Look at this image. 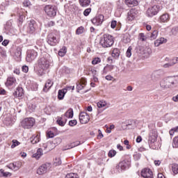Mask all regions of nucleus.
Listing matches in <instances>:
<instances>
[{"label":"nucleus","mask_w":178,"mask_h":178,"mask_svg":"<svg viewBox=\"0 0 178 178\" xmlns=\"http://www.w3.org/2000/svg\"><path fill=\"white\" fill-rule=\"evenodd\" d=\"M126 170L123 165L120 163V162L115 166V171L118 172V173H122V172H124Z\"/></svg>","instance_id":"nucleus-31"},{"label":"nucleus","mask_w":178,"mask_h":178,"mask_svg":"<svg viewBox=\"0 0 178 178\" xmlns=\"http://www.w3.org/2000/svg\"><path fill=\"white\" fill-rule=\"evenodd\" d=\"M170 20V15L168 13H164L159 17L160 23H168Z\"/></svg>","instance_id":"nucleus-18"},{"label":"nucleus","mask_w":178,"mask_h":178,"mask_svg":"<svg viewBox=\"0 0 178 178\" xmlns=\"http://www.w3.org/2000/svg\"><path fill=\"white\" fill-rule=\"evenodd\" d=\"M51 169V163H46L44 164H42L39 167V168L37 170L38 175H45V173H48V171Z\"/></svg>","instance_id":"nucleus-8"},{"label":"nucleus","mask_w":178,"mask_h":178,"mask_svg":"<svg viewBox=\"0 0 178 178\" xmlns=\"http://www.w3.org/2000/svg\"><path fill=\"white\" fill-rule=\"evenodd\" d=\"M80 145V141H76L71 143L67 149H71V148H74V147H77Z\"/></svg>","instance_id":"nucleus-40"},{"label":"nucleus","mask_w":178,"mask_h":178,"mask_svg":"<svg viewBox=\"0 0 178 178\" xmlns=\"http://www.w3.org/2000/svg\"><path fill=\"white\" fill-rule=\"evenodd\" d=\"M53 143L54 145H59L62 143V139L60 138H56L54 140Z\"/></svg>","instance_id":"nucleus-50"},{"label":"nucleus","mask_w":178,"mask_h":178,"mask_svg":"<svg viewBox=\"0 0 178 178\" xmlns=\"http://www.w3.org/2000/svg\"><path fill=\"white\" fill-rule=\"evenodd\" d=\"M66 90H60L58 91V99H63L65 98V94H66Z\"/></svg>","instance_id":"nucleus-33"},{"label":"nucleus","mask_w":178,"mask_h":178,"mask_svg":"<svg viewBox=\"0 0 178 178\" xmlns=\"http://www.w3.org/2000/svg\"><path fill=\"white\" fill-rule=\"evenodd\" d=\"M28 31L31 33L33 34L34 31H35V21L34 20H31L29 26H28Z\"/></svg>","instance_id":"nucleus-19"},{"label":"nucleus","mask_w":178,"mask_h":178,"mask_svg":"<svg viewBox=\"0 0 178 178\" xmlns=\"http://www.w3.org/2000/svg\"><path fill=\"white\" fill-rule=\"evenodd\" d=\"M140 158H141V154L140 153H136L134 154V161H140Z\"/></svg>","instance_id":"nucleus-54"},{"label":"nucleus","mask_w":178,"mask_h":178,"mask_svg":"<svg viewBox=\"0 0 178 178\" xmlns=\"http://www.w3.org/2000/svg\"><path fill=\"white\" fill-rule=\"evenodd\" d=\"M111 56L115 59H118L120 56V51L118 49H114L112 51Z\"/></svg>","instance_id":"nucleus-29"},{"label":"nucleus","mask_w":178,"mask_h":178,"mask_svg":"<svg viewBox=\"0 0 178 178\" xmlns=\"http://www.w3.org/2000/svg\"><path fill=\"white\" fill-rule=\"evenodd\" d=\"M76 8L77 7L76 6V4L70 1H69L64 6V9L67 13H69V12H74Z\"/></svg>","instance_id":"nucleus-14"},{"label":"nucleus","mask_w":178,"mask_h":178,"mask_svg":"<svg viewBox=\"0 0 178 178\" xmlns=\"http://www.w3.org/2000/svg\"><path fill=\"white\" fill-rule=\"evenodd\" d=\"M156 137H158V135H156V131L152 130L149 134V140H148L149 144H154V143H156Z\"/></svg>","instance_id":"nucleus-15"},{"label":"nucleus","mask_w":178,"mask_h":178,"mask_svg":"<svg viewBox=\"0 0 178 178\" xmlns=\"http://www.w3.org/2000/svg\"><path fill=\"white\" fill-rule=\"evenodd\" d=\"M12 174L9 172H5L3 170H0V177H8L11 176Z\"/></svg>","instance_id":"nucleus-35"},{"label":"nucleus","mask_w":178,"mask_h":178,"mask_svg":"<svg viewBox=\"0 0 178 178\" xmlns=\"http://www.w3.org/2000/svg\"><path fill=\"white\" fill-rule=\"evenodd\" d=\"M91 22L95 26H101L104 23V16L102 15H97L92 19Z\"/></svg>","instance_id":"nucleus-11"},{"label":"nucleus","mask_w":178,"mask_h":178,"mask_svg":"<svg viewBox=\"0 0 178 178\" xmlns=\"http://www.w3.org/2000/svg\"><path fill=\"white\" fill-rule=\"evenodd\" d=\"M83 33H84V27L83 26L79 27L76 31V34H77V35H80V34H83Z\"/></svg>","instance_id":"nucleus-43"},{"label":"nucleus","mask_w":178,"mask_h":178,"mask_svg":"<svg viewBox=\"0 0 178 178\" xmlns=\"http://www.w3.org/2000/svg\"><path fill=\"white\" fill-rule=\"evenodd\" d=\"M120 163L122 165L123 168L126 170L127 169H129L130 166H131V159H126Z\"/></svg>","instance_id":"nucleus-17"},{"label":"nucleus","mask_w":178,"mask_h":178,"mask_svg":"<svg viewBox=\"0 0 178 178\" xmlns=\"http://www.w3.org/2000/svg\"><path fill=\"white\" fill-rule=\"evenodd\" d=\"M37 143H40V137L38 136H35L31 140L32 144H37Z\"/></svg>","instance_id":"nucleus-51"},{"label":"nucleus","mask_w":178,"mask_h":178,"mask_svg":"<svg viewBox=\"0 0 178 178\" xmlns=\"http://www.w3.org/2000/svg\"><path fill=\"white\" fill-rule=\"evenodd\" d=\"M7 168H8V169H11V170H17L19 169V167L16 166L15 163H10L7 165Z\"/></svg>","instance_id":"nucleus-39"},{"label":"nucleus","mask_w":178,"mask_h":178,"mask_svg":"<svg viewBox=\"0 0 178 178\" xmlns=\"http://www.w3.org/2000/svg\"><path fill=\"white\" fill-rule=\"evenodd\" d=\"M115 155H116V152L114 149L110 150L108 153V156H109V158H113V156H115Z\"/></svg>","instance_id":"nucleus-46"},{"label":"nucleus","mask_w":178,"mask_h":178,"mask_svg":"<svg viewBox=\"0 0 178 178\" xmlns=\"http://www.w3.org/2000/svg\"><path fill=\"white\" fill-rule=\"evenodd\" d=\"M31 90L32 91H37L38 90V84L37 83H32L31 84Z\"/></svg>","instance_id":"nucleus-42"},{"label":"nucleus","mask_w":178,"mask_h":178,"mask_svg":"<svg viewBox=\"0 0 178 178\" xmlns=\"http://www.w3.org/2000/svg\"><path fill=\"white\" fill-rule=\"evenodd\" d=\"M61 164L62 161H60V158H56L54 160V165H56V166H58Z\"/></svg>","instance_id":"nucleus-53"},{"label":"nucleus","mask_w":178,"mask_h":178,"mask_svg":"<svg viewBox=\"0 0 178 178\" xmlns=\"http://www.w3.org/2000/svg\"><path fill=\"white\" fill-rule=\"evenodd\" d=\"M38 56V53L35 51V50L31 49L29 50L26 53V62L31 63L33 60H35V59Z\"/></svg>","instance_id":"nucleus-9"},{"label":"nucleus","mask_w":178,"mask_h":178,"mask_svg":"<svg viewBox=\"0 0 178 178\" xmlns=\"http://www.w3.org/2000/svg\"><path fill=\"white\" fill-rule=\"evenodd\" d=\"M98 63H101V58L98 57L93 58L92 61V65H98Z\"/></svg>","instance_id":"nucleus-45"},{"label":"nucleus","mask_w":178,"mask_h":178,"mask_svg":"<svg viewBox=\"0 0 178 178\" xmlns=\"http://www.w3.org/2000/svg\"><path fill=\"white\" fill-rule=\"evenodd\" d=\"M115 43V38L109 34H104L99 40V44L103 48H111Z\"/></svg>","instance_id":"nucleus-3"},{"label":"nucleus","mask_w":178,"mask_h":178,"mask_svg":"<svg viewBox=\"0 0 178 178\" xmlns=\"http://www.w3.org/2000/svg\"><path fill=\"white\" fill-rule=\"evenodd\" d=\"M56 122L59 126H65V124H66V122H67V120L66 118H65V116L61 115L60 117L57 118Z\"/></svg>","instance_id":"nucleus-21"},{"label":"nucleus","mask_w":178,"mask_h":178,"mask_svg":"<svg viewBox=\"0 0 178 178\" xmlns=\"http://www.w3.org/2000/svg\"><path fill=\"white\" fill-rule=\"evenodd\" d=\"M114 67H115L114 65H107L106 66L104 67V68L103 70V73L104 74H106V73H108V72H111V70H113Z\"/></svg>","instance_id":"nucleus-30"},{"label":"nucleus","mask_w":178,"mask_h":178,"mask_svg":"<svg viewBox=\"0 0 178 178\" xmlns=\"http://www.w3.org/2000/svg\"><path fill=\"white\" fill-rule=\"evenodd\" d=\"M49 66H51V63L49 60L46 57L42 56L40 57L37 63L34 65V72L41 77L45 74V72H47V69H49Z\"/></svg>","instance_id":"nucleus-1"},{"label":"nucleus","mask_w":178,"mask_h":178,"mask_svg":"<svg viewBox=\"0 0 178 178\" xmlns=\"http://www.w3.org/2000/svg\"><path fill=\"white\" fill-rule=\"evenodd\" d=\"M79 5L82 8H87V6H90V3H91V0H79Z\"/></svg>","instance_id":"nucleus-27"},{"label":"nucleus","mask_w":178,"mask_h":178,"mask_svg":"<svg viewBox=\"0 0 178 178\" xmlns=\"http://www.w3.org/2000/svg\"><path fill=\"white\" fill-rule=\"evenodd\" d=\"M23 5L25 8H29L31 5V3H30V1L29 0H25L23 2Z\"/></svg>","instance_id":"nucleus-56"},{"label":"nucleus","mask_w":178,"mask_h":178,"mask_svg":"<svg viewBox=\"0 0 178 178\" xmlns=\"http://www.w3.org/2000/svg\"><path fill=\"white\" fill-rule=\"evenodd\" d=\"M139 39L140 40V41H147V36H145L144 33H139Z\"/></svg>","instance_id":"nucleus-49"},{"label":"nucleus","mask_w":178,"mask_h":178,"mask_svg":"<svg viewBox=\"0 0 178 178\" xmlns=\"http://www.w3.org/2000/svg\"><path fill=\"white\" fill-rule=\"evenodd\" d=\"M64 90H65V92H67V91H70V90L73 91V90H74V86H67L65 87V88H64Z\"/></svg>","instance_id":"nucleus-61"},{"label":"nucleus","mask_w":178,"mask_h":178,"mask_svg":"<svg viewBox=\"0 0 178 178\" xmlns=\"http://www.w3.org/2000/svg\"><path fill=\"white\" fill-rule=\"evenodd\" d=\"M138 16V10L136 8H131L128 13H127V19L128 22H133L136 17Z\"/></svg>","instance_id":"nucleus-10"},{"label":"nucleus","mask_w":178,"mask_h":178,"mask_svg":"<svg viewBox=\"0 0 178 178\" xmlns=\"http://www.w3.org/2000/svg\"><path fill=\"white\" fill-rule=\"evenodd\" d=\"M142 54L146 55V56H149L152 54V50L149 47H145Z\"/></svg>","instance_id":"nucleus-34"},{"label":"nucleus","mask_w":178,"mask_h":178,"mask_svg":"<svg viewBox=\"0 0 178 178\" xmlns=\"http://www.w3.org/2000/svg\"><path fill=\"white\" fill-rule=\"evenodd\" d=\"M66 52H67V49L66 47L63 46L59 51H58V55L59 56L63 57L65 55H66Z\"/></svg>","instance_id":"nucleus-32"},{"label":"nucleus","mask_w":178,"mask_h":178,"mask_svg":"<svg viewBox=\"0 0 178 178\" xmlns=\"http://www.w3.org/2000/svg\"><path fill=\"white\" fill-rule=\"evenodd\" d=\"M85 86H86V81H84V82H78L76 83V88H77V90H79L80 91V90H81L84 88Z\"/></svg>","instance_id":"nucleus-36"},{"label":"nucleus","mask_w":178,"mask_h":178,"mask_svg":"<svg viewBox=\"0 0 178 178\" xmlns=\"http://www.w3.org/2000/svg\"><path fill=\"white\" fill-rule=\"evenodd\" d=\"M77 124V120H72L69 122V126H71V127H73V126H76Z\"/></svg>","instance_id":"nucleus-55"},{"label":"nucleus","mask_w":178,"mask_h":178,"mask_svg":"<svg viewBox=\"0 0 178 178\" xmlns=\"http://www.w3.org/2000/svg\"><path fill=\"white\" fill-rule=\"evenodd\" d=\"M22 72H24V73H27L29 72V67L26 65L22 66Z\"/></svg>","instance_id":"nucleus-64"},{"label":"nucleus","mask_w":178,"mask_h":178,"mask_svg":"<svg viewBox=\"0 0 178 178\" xmlns=\"http://www.w3.org/2000/svg\"><path fill=\"white\" fill-rule=\"evenodd\" d=\"M15 54L17 56H22V48L20 47L17 48Z\"/></svg>","instance_id":"nucleus-58"},{"label":"nucleus","mask_w":178,"mask_h":178,"mask_svg":"<svg viewBox=\"0 0 178 178\" xmlns=\"http://www.w3.org/2000/svg\"><path fill=\"white\" fill-rule=\"evenodd\" d=\"M63 116H64L67 120V119H72L73 118V108H69Z\"/></svg>","instance_id":"nucleus-24"},{"label":"nucleus","mask_w":178,"mask_h":178,"mask_svg":"<svg viewBox=\"0 0 178 178\" xmlns=\"http://www.w3.org/2000/svg\"><path fill=\"white\" fill-rule=\"evenodd\" d=\"M177 84V78L176 76H167L160 81V87L163 90H166Z\"/></svg>","instance_id":"nucleus-2"},{"label":"nucleus","mask_w":178,"mask_h":178,"mask_svg":"<svg viewBox=\"0 0 178 178\" xmlns=\"http://www.w3.org/2000/svg\"><path fill=\"white\" fill-rule=\"evenodd\" d=\"M53 26H55V22L54 21H49L46 24V27H53Z\"/></svg>","instance_id":"nucleus-57"},{"label":"nucleus","mask_w":178,"mask_h":178,"mask_svg":"<svg viewBox=\"0 0 178 178\" xmlns=\"http://www.w3.org/2000/svg\"><path fill=\"white\" fill-rule=\"evenodd\" d=\"M161 10H162V6L159 5H154L147 9L146 15L148 17H153V16H156Z\"/></svg>","instance_id":"nucleus-5"},{"label":"nucleus","mask_w":178,"mask_h":178,"mask_svg":"<svg viewBox=\"0 0 178 178\" xmlns=\"http://www.w3.org/2000/svg\"><path fill=\"white\" fill-rule=\"evenodd\" d=\"M44 155V152H42V149L39 148L38 149L36 153L33 154L32 157L35 158V159H40L41 156Z\"/></svg>","instance_id":"nucleus-25"},{"label":"nucleus","mask_w":178,"mask_h":178,"mask_svg":"<svg viewBox=\"0 0 178 178\" xmlns=\"http://www.w3.org/2000/svg\"><path fill=\"white\" fill-rule=\"evenodd\" d=\"M47 136L48 138H54V137H55V134L51 131H48L47 133Z\"/></svg>","instance_id":"nucleus-52"},{"label":"nucleus","mask_w":178,"mask_h":178,"mask_svg":"<svg viewBox=\"0 0 178 178\" xmlns=\"http://www.w3.org/2000/svg\"><path fill=\"white\" fill-rule=\"evenodd\" d=\"M34 124H35V119L31 117L26 118L21 122L22 127H23V129L28 130L30 129H33Z\"/></svg>","instance_id":"nucleus-4"},{"label":"nucleus","mask_w":178,"mask_h":178,"mask_svg":"<svg viewBox=\"0 0 178 178\" xmlns=\"http://www.w3.org/2000/svg\"><path fill=\"white\" fill-rule=\"evenodd\" d=\"M97 107L105 108V109H107V108H109V104L104 100H100L97 102Z\"/></svg>","instance_id":"nucleus-26"},{"label":"nucleus","mask_w":178,"mask_h":178,"mask_svg":"<svg viewBox=\"0 0 178 178\" xmlns=\"http://www.w3.org/2000/svg\"><path fill=\"white\" fill-rule=\"evenodd\" d=\"M125 3L127 6L133 8V6H137L138 5V1L137 0H125Z\"/></svg>","instance_id":"nucleus-23"},{"label":"nucleus","mask_w":178,"mask_h":178,"mask_svg":"<svg viewBox=\"0 0 178 178\" xmlns=\"http://www.w3.org/2000/svg\"><path fill=\"white\" fill-rule=\"evenodd\" d=\"M118 24V22L116 20L111 21V29H115Z\"/></svg>","instance_id":"nucleus-60"},{"label":"nucleus","mask_w":178,"mask_h":178,"mask_svg":"<svg viewBox=\"0 0 178 178\" xmlns=\"http://www.w3.org/2000/svg\"><path fill=\"white\" fill-rule=\"evenodd\" d=\"M171 33L172 35H177L178 33V26H174L171 29Z\"/></svg>","instance_id":"nucleus-44"},{"label":"nucleus","mask_w":178,"mask_h":178,"mask_svg":"<svg viewBox=\"0 0 178 178\" xmlns=\"http://www.w3.org/2000/svg\"><path fill=\"white\" fill-rule=\"evenodd\" d=\"M172 66H175V65H176L177 63H178V57H174L172 59Z\"/></svg>","instance_id":"nucleus-62"},{"label":"nucleus","mask_w":178,"mask_h":178,"mask_svg":"<svg viewBox=\"0 0 178 178\" xmlns=\"http://www.w3.org/2000/svg\"><path fill=\"white\" fill-rule=\"evenodd\" d=\"M14 97H23V88H17L15 92L13 93Z\"/></svg>","instance_id":"nucleus-28"},{"label":"nucleus","mask_w":178,"mask_h":178,"mask_svg":"<svg viewBox=\"0 0 178 178\" xmlns=\"http://www.w3.org/2000/svg\"><path fill=\"white\" fill-rule=\"evenodd\" d=\"M173 147L178 148V136L175 137L173 139Z\"/></svg>","instance_id":"nucleus-47"},{"label":"nucleus","mask_w":178,"mask_h":178,"mask_svg":"<svg viewBox=\"0 0 178 178\" xmlns=\"http://www.w3.org/2000/svg\"><path fill=\"white\" fill-rule=\"evenodd\" d=\"M44 10L49 17H55L58 8L55 6L47 5L44 6Z\"/></svg>","instance_id":"nucleus-7"},{"label":"nucleus","mask_w":178,"mask_h":178,"mask_svg":"<svg viewBox=\"0 0 178 178\" xmlns=\"http://www.w3.org/2000/svg\"><path fill=\"white\" fill-rule=\"evenodd\" d=\"M17 82L16 81V78L13 76H10L7 79L6 82V87H16Z\"/></svg>","instance_id":"nucleus-16"},{"label":"nucleus","mask_w":178,"mask_h":178,"mask_svg":"<svg viewBox=\"0 0 178 178\" xmlns=\"http://www.w3.org/2000/svg\"><path fill=\"white\" fill-rule=\"evenodd\" d=\"M168 42V40L165 38H160L154 41V47H159V45H162V44H166Z\"/></svg>","instance_id":"nucleus-20"},{"label":"nucleus","mask_w":178,"mask_h":178,"mask_svg":"<svg viewBox=\"0 0 178 178\" xmlns=\"http://www.w3.org/2000/svg\"><path fill=\"white\" fill-rule=\"evenodd\" d=\"M59 36H58L54 32L49 33L47 35V42L49 45L55 47L59 44Z\"/></svg>","instance_id":"nucleus-6"},{"label":"nucleus","mask_w":178,"mask_h":178,"mask_svg":"<svg viewBox=\"0 0 178 178\" xmlns=\"http://www.w3.org/2000/svg\"><path fill=\"white\" fill-rule=\"evenodd\" d=\"M52 86H54V82H52V81H51L50 79H48L46 81L44 87L43 88V91L44 92H48V90H49V88H51V87H52Z\"/></svg>","instance_id":"nucleus-22"},{"label":"nucleus","mask_w":178,"mask_h":178,"mask_svg":"<svg viewBox=\"0 0 178 178\" xmlns=\"http://www.w3.org/2000/svg\"><path fill=\"white\" fill-rule=\"evenodd\" d=\"M79 120L82 124H86V123L90 122V115L85 112L80 113Z\"/></svg>","instance_id":"nucleus-12"},{"label":"nucleus","mask_w":178,"mask_h":178,"mask_svg":"<svg viewBox=\"0 0 178 178\" xmlns=\"http://www.w3.org/2000/svg\"><path fill=\"white\" fill-rule=\"evenodd\" d=\"M20 145V142L17 141V140H13V144L11 145V148H15L17 145Z\"/></svg>","instance_id":"nucleus-48"},{"label":"nucleus","mask_w":178,"mask_h":178,"mask_svg":"<svg viewBox=\"0 0 178 178\" xmlns=\"http://www.w3.org/2000/svg\"><path fill=\"white\" fill-rule=\"evenodd\" d=\"M65 178H80L79 177V175H77V173H68L65 175Z\"/></svg>","instance_id":"nucleus-37"},{"label":"nucleus","mask_w":178,"mask_h":178,"mask_svg":"<svg viewBox=\"0 0 178 178\" xmlns=\"http://www.w3.org/2000/svg\"><path fill=\"white\" fill-rule=\"evenodd\" d=\"M140 175L142 177L144 178H154L152 170H151L149 168H144L142 170Z\"/></svg>","instance_id":"nucleus-13"},{"label":"nucleus","mask_w":178,"mask_h":178,"mask_svg":"<svg viewBox=\"0 0 178 178\" xmlns=\"http://www.w3.org/2000/svg\"><path fill=\"white\" fill-rule=\"evenodd\" d=\"M172 170L174 173V175L178 174V164L177 163H173L172 165Z\"/></svg>","instance_id":"nucleus-38"},{"label":"nucleus","mask_w":178,"mask_h":178,"mask_svg":"<svg viewBox=\"0 0 178 178\" xmlns=\"http://www.w3.org/2000/svg\"><path fill=\"white\" fill-rule=\"evenodd\" d=\"M157 37H158V31L155 30L150 35V38L151 40H156Z\"/></svg>","instance_id":"nucleus-41"},{"label":"nucleus","mask_w":178,"mask_h":178,"mask_svg":"<svg viewBox=\"0 0 178 178\" xmlns=\"http://www.w3.org/2000/svg\"><path fill=\"white\" fill-rule=\"evenodd\" d=\"M90 13H91V8H86L83 11L84 16H88V15H90Z\"/></svg>","instance_id":"nucleus-59"},{"label":"nucleus","mask_w":178,"mask_h":178,"mask_svg":"<svg viewBox=\"0 0 178 178\" xmlns=\"http://www.w3.org/2000/svg\"><path fill=\"white\" fill-rule=\"evenodd\" d=\"M127 58H130L131 56V47H129L127 51Z\"/></svg>","instance_id":"nucleus-63"}]
</instances>
